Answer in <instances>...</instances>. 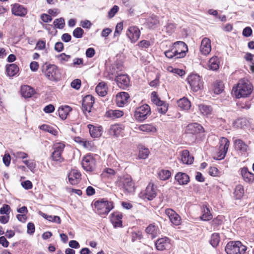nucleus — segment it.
Listing matches in <instances>:
<instances>
[{"instance_id": "nucleus-1", "label": "nucleus", "mask_w": 254, "mask_h": 254, "mask_svg": "<svg viewBox=\"0 0 254 254\" xmlns=\"http://www.w3.org/2000/svg\"><path fill=\"white\" fill-rule=\"evenodd\" d=\"M188 51V46L183 41L175 42L171 49L164 52L165 56L169 59H180L185 57Z\"/></svg>"}, {"instance_id": "nucleus-2", "label": "nucleus", "mask_w": 254, "mask_h": 254, "mask_svg": "<svg viewBox=\"0 0 254 254\" xmlns=\"http://www.w3.org/2000/svg\"><path fill=\"white\" fill-rule=\"evenodd\" d=\"M253 91V85L251 82L245 79L239 81L236 87H233L232 92L237 98L249 96Z\"/></svg>"}, {"instance_id": "nucleus-3", "label": "nucleus", "mask_w": 254, "mask_h": 254, "mask_svg": "<svg viewBox=\"0 0 254 254\" xmlns=\"http://www.w3.org/2000/svg\"><path fill=\"white\" fill-rule=\"evenodd\" d=\"M42 72L52 81H59L62 77L60 69L55 64H45L42 67Z\"/></svg>"}, {"instance_id": "nucleus-4", "label": "nucleus", "mask_w": 254, "mask_h": 254, "mask_svg": "<svg viewBox=\"0 0 254 254\" xmlns=\"http://www.w3.org/2000/svg\"><path fill=\"white\" fill-rule=\"evenodd\" d=\"M94 205L96 212L101 216L107 215L114 208L113 202L106 198L95 201Z\"/></svg>"}, {"instance_id": "nucleus-5", "label": "nucleus", "mask_w": 254, "mask_h": 254, "mask_svg": "<svg viewBox=\"0 0 254 254\" xmlns=\"http://www.w3.org/2000/svg\"><path fill=\"white\" fill-rule=\"evenodd\" d=\"M247 248L240 241H230L225 247V252L227 254H245Z\"/></svg>"}, {"instance_id": "nucleus-6", "label": "nucleus", "mask_w": 254, "mask_h": 254, "mask_svg": "<svg viewBox=\"0 0 254 254\" xmlns=\"http://www.w3.org/2000/svg\"><path fill=\"white\" fill-rule=\"evenodd\" d=\"M54 151L53 152L51 158L54 161L61 163L64 161V158L62 154L65 148V144L62 142H56L53 145Z\"/></svg>"}, {"instance_id": "nucleus-7", "label": "nucleus", "mask_w": 254, "mask_h": 254, "mask_svg": "<svg viewBox=\"0 0 254 254\" xmlns=\"http://www.w3.org/2000/svg\"><path fill=\"white\" fill-rule=\"evenodd\" d=\"M151 114V109L147 104H144L136 108L134 117L136 120L142 122L145 120Z\"/></svg>"}, {"instance_id": "nucleus-8", "label": "nucleus", "mask_w": 254, "mask_h": 254, "mask_svg": "<svg viewBox=\"0 0 254 254\" xmlns=\"http://www.w3.org/2000/svg\"><path fill=\"white\" fill-rule=\"evenodd\" d=\"M188 82L194 92H197L203 88V81L197 74H190L188 77Z\"/></svg>"}, {"instance_id": "nucleus-9", "label": "nucleus", "mask_w": 254, "mask_h": 254, "mask_svg": "<svg viewBox=\"0 0 254 254\" xmlns=\"http://www.w3.org/2000/svg\"><path fill=\"white\" fill-rule=\"evenodd\" d=\"M96 161L91 154H88L82 159V166L86 171L92 172L96 168Z\"/></svg>"}, {"instance_id": "nucleus-10", "label": "nucleus", "mask_w": 254, "mask_h": 254, "mask_svg": "<svg viewBox=\"0 0 254 254\" xmlns=\"http://www.w3.org/2000/svg\"><path fill=\"white\" fill-rule=\"evenodd\" d=\"M157 187L152 183H149L144 192H141L139 194L140 197L143 199H147L148 200H151L154 199L156 195Z\"/></svg>"}, {"instance_id": "nucleus-11", "label": "nucleus", "mask_w": 254, "mask_h": 254, "mask_svg": "<svg viewBox=\"0 0 254 254\" xmlns=\"http://www.w3.org/2000/svg\"><path fill=\"white\" fill-rule=\"evenodd\" d=\"M117 184L119 187H121L127 192H131L134 190V184L129 176L121 177Z\"/></svg>"}, {"instance_id": "nucleus-12", "label": "nucleus", "mask_w": 254, "mask_h": 254, "mask_svg": "<svg viewBox=\"0 0 254 254\" xmlns=\"http://www.w3.org/2000/svg\"><path fill=\"white\" fill-rule=\"evenodd\" d=\"M94 103V98L91 95L85 96L82 100V107L84 113H90Z\"/></svg>"}, {"instance_id": "nucleus-13", "label": "nucleus", "mask_w": 254, "mask_h": 254, "mask_svg": "<svg viewBox=\"0 0 254 254\" xmlns=\"http://www.w3.org/2000/svg\"><path fill=\"white\" fill-rule=\"evenodd\" d=\"M230 141L225 137H221L220 139V149L218 152V159L221 160L226 156L227 152Z\"/></svg>"}, {"instance_id": "nucleus-14", "label": "nucleus", "mask_w": 254, "mask_h": 254, "mask_svg": "<svg viewBox=\"0 0 254 254\" xmlns=\"http://www.w3.org/2000/svg\"><path fill=\"white\" fill-rule=\"evenodd\" d=\"M126 35L130 42L133 43L139 39L140 31L137 26H130L127 31Z\"/></svg>"}, {"instance_id": "nucleus-15", "label": "nucleus", "mask_w": 254, "mask_h": 254, "mask_svg": "<svg viewBox=\"0 0 254 254\" xmlns=\"http://www.w3.org/2000/svg\"><path fill=\"white\" fill-rule=\"evenodd\" d=\"M118 86L123 89H126L130 85V79L127 74H121L115 78Z\"/></svg>"}, {"instance_id": "nucleus-16", "label": "nucleus", "mask_w": 254, "mask_h": 254, "mask_svg": "<svg viewBox=\"0 0 254 254\" xmlns=\"http://www.w3.org/2000/svg\"><path fill=\"white\" fill-rule=\"evenodd\" d=\"M165 212L173 224L176 226L181 224V217L174 210L171 208H167L165 210Z\"/></svg>"}, {"instance_id": "nucleus-17", "label": "nucleus", "mask_w": 254, "mask_h": 254, "mask_svg": "<svg viewBox=\"0 0 254 254\" xmlns=\"http://www.w3.org/2000/svg\"><path fill=\"white\" fill-rule=\"evenodd\" d=\"M170 246V240L166 237L158 239L155 242L156 248L159 251H163L169 249Z\"/></svg>"}, {"instance_id": "nucleus-18", "label": "nucleus", "mask_w": 254, "mask_h": 254, "mask_svg": "<svg viewBox=\"0 0 254 254\" xmlns=\"http://www.w3.org/2000/svg\"><path fill=\"white\" fill-rule=\"evenodd\" d=\"M211 50V41L206 37L203 38L200 46V51L202 54L207 55Z\"/></svg>"}, {"instance_id": "nucleus-19", "label": "nucleus", "mask_w": 254, "mask_h": 254, "mask_svg": "<svg viewBox=\"0 0 254 254\" xmlns=\"http://www.w3.org/2000/svg\"><path fill=\"white\" fill-rule=\"evenodd\" d=\"M129 98V94L127 92H122L117 94L116 102L119 107H123L127 103Z\"/></svg>"}, {"instance_id": "nucleus-20", "label": "nucleus", "mask_w": 254, "mask_h": 254, "mask_svg": "<svg viewBox=\"0 0 254 254\" xmlns=\"http://www.w3.org/2000/svg\"><path fill=\"white\" fill-rule=\"evenodd\" d=\"M241 170V174L243 180L246 183H252L254 181V174L250 172L247 167H243Z\"/></svg>"}, {"instance_id": "nucleus-21", "label": "nucleus", "mask_w": 254, "mask_h": 254, "mask_svg": "<svg viewBox=\"0 0 254 254\" xmlns=\"http://www.w3.org/2000/svg\"><path fill=\"white\" fill-rule=\"evenodd\" d=\"M187 131L191 134L202 133L204 131L203 127L199 124L194 123L190 124L187 127Z\"/></svg>"}, {"instance_id": "nucleus-22", "label": "nucleus", "mask_w": 254, "mask_h": 254, "mask_svg": "<svg viewBox=\"0 0 254 254\" xmlns=\"http://www.w3.org/2000/svg\"><path fill=\"white\" fill-rule=\"evenodd\" d=\"M235 149L241 155H244L248 150V145L241 139H236L234 141Z\"/></svg>"}, {"instance_id": "nucleus-23", "label": "nucleus", "mask_w": 254, "mask_h": 254, "mask_svg": "<svg viewBox=\"0 0 254 254\" xmlns=\"http://www.w3.org/2000/svg\"><path fill=\"white\" fill-rule=\"evenodd\" d=\"M145 26L149 29H155L159 25V21L157 16L152 15L146 18L145 23Z\"/></svg>"}, {"instance_id": "nucleus-24", "label": "nucleus", "mask_w": 254, "mask_h": 254, "mask_svg": "<svg viewBox=\"0 0 254 254\" xmlns=\"http://www.w3.org/2000/svg\"><path fill=\"white\" fill-rule=\"evenodd\" d=\"M175 180L179 185H185L190 182V177L186 173L178 172L175 176Z\"/></svg>"}, {"instance_id": "nucleus-25", "label": "nucleus", "mask_w": 254, "mask_h": 254, "mask_svg": "<svg viewBox=\"0 0 254 254\" xmlns=\"http://www.w3.org/2000/svg\"><path fill=\"white\" fill-rule=\"evenodd\" d=\"M12 14L16 16H24L27 13V9L23 5L15 3L11 8Z\"/></svg>"}, {"instance_id": "nucleus-26", "label": "nucleus", "mask_w": 254, "mask_h": 254, "mask_svg": "<svg viewBox=\"0 0 254 254\" xmlns=\"http://www.w3.org/2000/svg\"><path fill=\"white\" fill-rule=\"evenodd\" d=\"M122 214L120 212H114L111 217V221L114 227L122 226Z\"/></svg>"}, {"instance_id": "nucleus-27", "label": "nucleus", "mask_w": 254, "mask_h": 254, "mask_svg": "<svg viewBox=\"0 0 254 254\" xmlns=\"http://www.w3.org/2000/svg\"><path fill=\"white\" fill-rule=\"evenodd\" d=\"M80 173L76 170H72L68 176V181L71 185L77 184L80 179Z\"/></svg>"}, {"instance_id": "nucleus-28", "label": "nucleus", "mask_w": 254, "mask_h": 254, "mask_svg": "<svg viewBox=\"0 0 254 254\" xmlns=\"http://www.w3.org/2000/svg\"><path fill=\"white\" fill-rule=\"evenodd\" d=\"M181 160L184 164H191L192 163L194 158L193 156L190 155L188 150H185L181 152Z\"/></svg>"}, {"instance_id": "nucleus-29", "label": "nucleus", "mask_w": 254, "mask_h": 254, "mask_svg": "<svg viewBox=\"0 0 254 254\" xmlns=\"http://www.w3.org/2000/svg\"><path fill=\"white\" fill-rule=\"evenodd\" d=\"M71 110L72 108L69 106H62L59 108L58 111L59 116L62 120H65Z\"/></svg>"}, {"instance_id": "nucleus-30", "label": "nucleus", "mask_w": 254, "mask_h": 254, "mask_svg": "<svg viewBox=\"0 0 254 254\" xmlns=\"http://www.w3.org/2000/svg\"><path fill=\"white\" fill-rule=\"evenodd\" d=\"M35 91L33 88L28 85H23L21 88L22 96L26 98L31 97L34 94Z\"/></svg>"}, {"instance_id": "nucleus-31", "label": "nucleus", "mask_w": 254, "mask_h": 254, "mask_svg": "<svg viewBox=\"0 0 254 254\" xmlns=\"http://www.w3.org/2000/svg\"><path fill=\"white\" fill-rule=\"evenodd\" d=\"M88 128L91 136L93 138L100 137L102 134L101 127H96L92 125H88Z\"/></svg>"}, {"instance_id": "nucleus-32", "label": "nucleus", "mask_w": 254, "mask_h": 254, "mask_svg": "<svg viewBox=\"0 0 254 254\" xmlns=\"http://www.w3.org/2000/svg\"><path fill=\"white\" fill-rule=\"evenodd\" d=\"M219 59L217 57H212L208 61V67L209 69L216 70L219 68Z\"/></svg>"}, {"instance_id": "nucleus-33", "label": "nucleus", "mask_w": 254, "mask_h": 254, "mask_svg": "<svg viewBox=\"0 0 254 254\" xmlns=\"http://www.w3.org/2000/svg\"><path fill=\"white\" fill-rule=\"evenodd\" d=\"M178 106L181 109L188 110L191 107V103L187 98L183 97L178 101Z\"/></svg>"}, {"instance_id": "nucleus-34", "label": "nucleus", "mask_w": 254, "mask_h": 254, "mask_svg": "<svg viewBox=\"0 0 254 254\" xmlns=\"http://www.w3.org/2000/svg\"><path fill=\"white\" fill-rule=\"evenodd\" d=\"M39 214L46 220L57 224L61 223V220L59 216L55 215H49L41 211H39Z\"/></svg>"}, {"instance_id": "nucleus-35", "label": "nucleus", "mask_w": 254, "mask_h": 254, "mask_svg": "<svg viewBox=\"0 0 254 254\" xmlns=\"http://www.w3.org/2000/svg\"><path fill=\"white\" fill-rule=\"evenodd\" d=\"M123 128L122 127L119 125H113L110 127L109 129V133L110 135L115 137H118L121 133Z\"/></svg>"}, {"instance_id": "nucleus-36", "label": "nucleus", "mask_w": 254, "mask_h": 254, "mask_svg": "<svg viewBox=\"0 0 254 254\" xmlns=\"http://www.w3.org/2000/svg\"><path fill=\"white\" fill-rule=\"evenodd\" d=\"M123 114V112L120 110H109L106 112L105 117L107 118L114 119L122 117Z\"/></svg>"}, {"instance_id": "nucleus-37", "label": "nucleus", "mask_w": 254, "mask_h": 254, "mask_svg": "<svg viewBox=\"0 0 254 254\" xmlns=\"http://www.w3.org/2000/svg\"><path fill=\"white\" fill-rule=\"evenodd\" d=\"M145 231L148 234L151 239L157 237L158 235V228L154 224H150L145 229Z\"/></svg>"}, {"instance_id": "nucleus-38", "label": "nucleus", "mask_w": 254, "mask_h": 254, "mask_svg": "<svg viewBox=\"0 0 254 254\" xmlns=\"http://www.w3.org/2000/svg\"><path fill=\"white\" fill-rule=\"evenodd\" d=\"M119 75L120 74L118 73V71L116 70V66H112L108 69L107 71V75L106 76L108 79L113 80L114 79H115V78Z\"/></svg>"}, {"instance_id": "nucleus-39", "label": "nucleus", "mask_w": 254, "mask_h": 254, "mask_svg": "<svg viewBox=\"0 0 254 254\" xmlns=\"http://www.w3.org/2000/svg\"><path fill=\"white\" fill-rule=\"evenodd\" d=\"M96 92L100 96L104 97L107 94V87L105 83L100 82L96 87Z\"/></svg>"}, {"instance_id": "nucleus-40", "label": "nucleus", "mask_w": 254, "mask_h": 254, "mask_svg": "<svg viewBox=\"0 0 254 254\" xmlns=\"http://www.w3.org/2000/svg\"><path fill=\"white\" fill-rule=\"evenodd\" d=\"M19 71V67L15 64H10L6 67V72L9 76L15 75Z\"/></svg>"}, {"instance_id": "nucleus-41", "label": "nucleus", "mask_w": 254, "mask_h": 254, "mask_svg": "<svg viewBox=\"0 0 254 254\" xmlns=\"http://www.w3.org/2000/svg\"><path fill=\"white\" fill-rule=\"evenodd\" d=\"M158 176L161 180L165 181L171 176V173L169 170L162 169L158 172Z\"/></svg>"}, {"instance_id": "nucleus-42", "label": "nucleus", "mask_w": 254, "mask_h": 254, "mask_svg": "<svg viewBox=\"0 0 254 254\" xmlns=\"http://www.w3.org/2000/svg\"><path fill=\"white\" fill-rule=\"evenodd\" d=\"M244 190L243 186L241 185H237L236 187L235 191L234 192L235 198L237 199H241L244 195Z\"/></svg>"}, {"instance_id": "nucleus-43", "label": "nucleus", "mask_w": 254, "mask_h": 254, "mask_svg": "<svg viewBox=\"0 0 254 254\" xmlns=\"http://www.w3.org/2000/svg\"><path fill=\"white\" fill-rule=\"evenodd\" d=\"M223 217L222 216H218L214 219L211 222L212 229L213 230H216L218 229V227L220 226L223 223Z\"/></svg>"}, {"instance_id": "nucleus-44", "label": "nucleus", "mask_w": 254, "mask_h": 254, "mask_svg": "<svg viewBox=\"0 0 254 254\" xmlns=\"http://www.w3.org/2000/svg\"><path fill=\"white\" fill-rule=\"evenodd\" d=\"M138 128L142 131L146 132H155L156 131V128L150 124L141 125L138 126Z\"/></svg>"}, {"instance_id": "nucleus-45", "label": "nucleus", "mask_w": 254, "mask_h": 254, "mask_svg": "<svg viewBox=\"0 0 254 254\" xmlns=\"http://www.w3.org/2000/svg\"><path fill=\"white\" fill-rule=\"evenodd\" d=\"M151 100L152 102H153L155 104H156L158 107L163 106L166 103L161 100L157 96V93L156 92H152L151 95Z\"/></svg>"}, {"instance_id": "nucleus-46", "label": "nucleus", "mask_w": 254, "mask_h": 254, "mask_svg": "<svg viewBox=\"0 0 254 254\" xmlns=\"http://www.w3.org/2000/svg\"><path fill=\"white\" fill-rule=\"evenodd\" d=\"M198 108L200 113L204 116H208L211 113L212 108L210 106L201 104Z\"/></svg>"}, {"instance_id": "nucleus-47", "label": "nucleus", "mask_w": 254, "mask_h": 254, "mask_svg": "<svg viewBox=\"0 0 254 254\" xmlns=\"http://www.w3.org/2000/svg\"><path fill=\"white\" fill-rule=\"evenodd\" d=\"M220 242V236L219 233H213L211 237L210 244L214 248H216Z\"/></svg>"}, {"instance_id": "nucleus-48", "label": "nucleus", "mask_w": 254, "mask_h": 254, "mask_svg": "<svg viewBox=\"0 0 254 254\" xmlns=\"http://www.w3.org/2000/svg\"><path fill=\"white\" fill-rule=\"evenodd\" d=\"M149 151L148 148L141 146L139 148L138 158L139 159H145L148 156Z\"/></svg>"}, {"instance_id": "nucleus-49", "label": "nucleus", "mask_w": 254, "mask_h": 254, "mask_svg": "<svg viewBox=\"0 0 254 254\" xmlns=\"http://www.w3.org/2000/svg\"><path fill=\"white\" fill-rule=\"evenodd\" d=\"M200 218L203 221H208L212 218V215L210 213V211L206 206L204 208L203 214Z\"/></svg>"}, {"instance_id": "nucleus-50", "label": "nucleus", "mask_w": 254, "mask_h": 254, "mask_svg": "<svg viewBox=\"0 0 254 254\" xmlns=\"http://www.w3.org/2000/svg\"><path fill=\"white\" fill-rule=\"evenodd\" d=\"M223 85L221 82H217L214 84L213 91L215 94H219L222 92Z\"/></svg>"}, {"instance_id": "nucleus-51", "label": "nucleus", "mask_w": 254, "mask_h": 254, "mask_svg": "<svg viewBox=\"0 0 254 254\" xmlns=\"http://www.w3.org/2000/svg\"><path fill=\"white\" fill-rule=\"evenodd\" d=\"M55 26L60 29H63L65 25L64 20L63 18L56 19L54 21Z\"/></svg>"}, {"instance_id": "nucleus-52", "label": "nucleus", "mask_w": 254, "mask_h": 254, "mask_svg": "<svg viewBox=\"0 0 254 254\" xmlns=\"http://www.w3.org/2000/svg\"><path fill=\"white\" fill-rule=\"evenodd\" d=\"M167 70L170 72H172L177 74L180 76H182L185 74V71L183 69H180L177 68H174L171 66H169L167 67Z\"/></svg>"}, {"instance_id": "nucleus-53", "label": "nucleus", "mask_w": 254, "mask_h": 254, "mask_svg": "<svg viewBox=\"0 0 254 254\" xmlns=\"http://www.w3.org/2000/svg\"><path fill=\"white\" fill-rule=\"evenodd\" d=\"M59 61L61 64H64L65 62H68L71 58V56L66 55L65 53H62L57 57Z\"/></svg>"}, {"instance_id": "nucleus-54", "label": "nucleus", "mask_w": 254, "mask_h": 254, "mask_svg": "<svg viewBox=\"0 0 254 254\" xmlns=\"http://www.w3.org/2000/svg\"><path fill=\"white\" fill-rule=\"evenodd\" d=\"M84 33L83 30L80 27L75 28L73 31V36L76 38H81Z\"/></svg>"}, {"instance_id": "nucleus-55", "label": "nucleus", "mask_w": 254, "mask_h": 254, "mask_svg": "<svg viewBox=\"0 0 254 254\" xmlns=\"http://www.w3.org/2000/svg\"><path fill=\"white\" fill-rule=\"evenodd\" d=\"M115 174V171L111 168H106L103 171L101 174L102 177H109L111 175H114Z\"/></svg>"}, {"instance_id": "nucleus-56", "label": "nucleus", "mask_w": 254, "mask_h": 254, "mask_svg": "<svg viewBox=\"0 0 254 254\" xmlns=\"http://www.w3.org/2000/svg\"><path fill=\"white\" fill-rule=\"evenodd\" d=\"M237 105L239 108L246 110L250 109L251 106V102L249 101L246 102H238L237 103Z\"/></svg>"}, {"instance_id": "nucleus-57", "label": "nucleus", "mask_w": 254, "mask_h": 254, "mask_svg": "<svg viewBox=\"0 0 254 254\" xmlns=\"http://www.w3.org/2000/svg\"><path fill=\"white\" fill-rule=\"evenodd\" d=\"M176 25L175 24L168 22L165 26L164 29L167 33H168L169 34H170L173 31H174Z\"/></svg>"}, {"instance_id": "nucleus-58", "label": "nucleus", "mask_w": 254, "mask_h": 254, "mask_svg": "<svg viewBox=\"0 0 254 254\" xmlns=\"http://www.w3.org/2000/svg\"><path fill=\"white\" fill-rule=\"evenodd\" d=\"M119 7L117 5H114L108 12V17L110 18L113 17L118 11Z\"/></svg>"}, {"instance_id": "nucleus-59", "label": "nucleus", "mask_w": 254, "mask_h": 254, "mask_svg": "<svg viewBox=\"0 0 254 254\" xmlns=\"http://www.w3.org/2000/svg\"><path fill=\"white\" fill-rule=\"evenodd\" d=\"M40 128L54 135H55L56 133L57 132V131L53 129L52 127L46 125H43L41 126Z\"/></svg>"}, {"instance_id": "nucleus-60", "label": "nucleus", "mask_w": 254, "mask_h": 254, "mask_svg": "<svg viewBox=\"0 0 254 254\" xmlns=\"http://www.w3.org/2000/svg\"><path fill=\"white\" fill-rule=\"evenodd\" d=\"M123 28V24L120 22L117 24L116 26L115 31L114 32V36H118L121 33Z\"/></svg>"}, {"instance_id": "nucleus-61", "label": "nucleus", "mask_w": 254, "mask_h": 254, "mask_svg": "<svg viewBox=\"0 0 254 254\" xmlns=\"http://www.w3.org/2000/svg\"><path fill=\"white\" fill-rule=\"evenodd\" d=\"M71 86L75 89H79L81 86V80L79 79H74L71 82Z\"/></svg>"}, {"instance_id": "nucleus-62", "label": "nucleus", "mask_w": 254, "mask_h": 254, "mask_svg": "<svg viewBox=\"0 0 254 254\" xmlns=\"http://www.w3.org/2000/svg\"><path fill=\"white\" fill-rule=\"evenodd\" d=\"M14 156L16 158L24 159L28 157V154L25 152L18 151L13 153Z\"/></svg>"}, {"instance_id": "nucleus-63", "label": "nucleus", "mask_w": 254, "mask_h": 254, "mask_svg": "<svg viewBox=\"0 0 254 254\" xmlns=\"http://www.w3.org/2000/svg\"><path fill=\"white\" fill-rule=\"evenodd\" d=\"M10 209V206L7 204H3L2 207L0 208V214H6Z\"/></svg>"}, {"instance_id": "nucleus-64", "label": "nucleus", "mask_w": 254, "mask_h": 254, "mask_svg": "<svg viewBox=\"0 0 254 254\" xmlns=\"http://www.w3.org/2000/svg\"><path fill=\"white\" fill-rule=\"evenodd\" d=\"M252 34V29L250 27H246L243 29V35L246 37H248Z\"/></svg>"}]
</instances>
